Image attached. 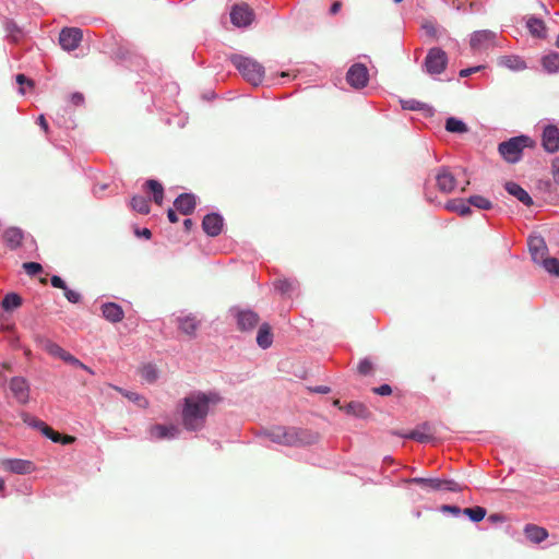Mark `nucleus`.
<instances>
[{
    "mask_svg": "<svg viewBox=\"0 0 559 559\" xmlns=\"http://www.w3.org/2000/svg\"><path fill=\"white\" fill-rule=\"evenodd\" d=\"M221 401L217 393L193 392L183 399L181 419L188 431H200L205 426L211 405Z\"/></svg>",
    "mask_w": 559,
    "mask_h": 559,
    "instance_id": "1",
    "label": "nucleus"
},
{
    "mask_svg": "<svg viewBox=\"0 0 559 559\" xmlns=\"http://www.w3.org/2000/svg\"><path fill=\"white\" fill-rule=\"evenodd\" d=\"M263 436L267 437L272 442L288 445L299 447L312 444L317 441L318 436L310 430L299 428L273 427L263 431Z\"/></svg>",
    "mask_w": 559,
    "mask_h": 559,
    "instance_id": "2",
    "label": "nucleus"
},
{
    "mask_svg": "<svg viewBox=\"0 0 559 559\" xmlns=\"http://www.w3.org/2000/svg\"><path fill=\"white\" fill-rule=\"evenodd\" d=\"M230 60L242 76L251 84L257 86L263 81L264 67L257 60L240 55L231 56Z\"/></svg>",
    "mask_w": 559,
    "mask_h": 559,
    "instance_id": "3",
    "label": "nucleus"
},
{
    "mask_svg": "<svg viewBox=\"0 0 559 559\" xmlns=\"http://www.w3.org/2000/svg\"><path fill=\"white\" fill-rule=\"evenodd\" d=\"M531 139L526 135H519L501 142L498 146V152L508 163L515 164L521 157L523 150L528 146Z\"/></svg>",
    "mask_w": 559,
    "mask_h": 559,
    "instance_id": "4",
    "label": "nucleus"
},
{
    "mask_svg": "<svg viewBox=\"0 0 559 559\" xmlns=\"http://www.w3.org/2000/svg\"><path fill=\"white\" fill-rule=\"evenodd\" d=\"M448 61L447 52L439 47H433L428 50L423 68L429 75H439L447 69Z\"/></svg>",
    "mask_w": 559,
    "mask_h": 559,
    "instance_id": "5",
    "label": "nucleus"
},
{
    "mask_svg": "<svg viewBox=\"0 0 559 559\" xmlns=\"http://www.w3.org/2000/svg\"><path fill=\"white\" fill-rule=\"evenodd\" d=\"M230 22L238 28L249 27L254 21V12L248 4H235L230 10Z\"/></svg>",
    "mask_w": 559,
    "mask_h": 559,
    "instance_id": "6",
    "label": "nucleus"
},
{
    "mask_svg": "<svg viewBox=\"0 0 559 559\" xmlns=\"http://www.w3.org/2000/svg\"><path fill=\"white\" fill-rule=\"evenodd\" d=\"M230 313L236 319L237 326L240 331H251L259 323V316L253 310L234 307L230 309Z\"/></svg>",
    "mask_w": 559,
    "mask_h": 559,
    "instance_id": "7",
    "label": "nucleus"
},
{
    "mask_svg": "<svg viewBox=\"0 0 559 559\" xmlns=\"http://www.w3.org/2000/svg\"><path fill=\"white\" fill-rule=\"evenodd\" d=\"M497 34L489 29L476 31L471 35L469 45L475 51L487 50L496 46Z\"/></svg>",
    "mask_w": 559,
    "mask_h": 559,
    "instance_id": "8",
    "label": "nucleus"
},
{
    "mask_svg": "<svg viewBox=\"0 0 559 559\" xmlns=\"http://www.w3.org/2000/svg\"><path fill=\"white\" fill-rule=\"evenodd\" d=\"M0 466L4 471L13 473V474H17V475L31 474L36 469V466L32 461L22 460V459L1 460Z\"/></svg>",
    "mask_w": 559,
    "mask_h": 559,
    "instance_id": "9",
    "label": "nucleus"
},
{
    "mask_svg": "<svg viewBox=\"0 0 559 559\" xmlns=\"http://www.w3.org/2000/svg\"><path fill=\"white\" fill-rule=\"evenodd\" d=\"M348 84L354 88H362L369 81V73L366 66L362 63L353 64L346 74Z\"/></svg>",
    "mask_w": 559,
    "mask_h": 559,
    "instance_id": "10",
    "label": "nucleus"
},
{
    "mask_svg": "<svg viewBox=\"0 0 559 559\" xmlns=\"http://www.w3.org/2000/svg\"><path fill=\"white\" fill-rule=\"evenodd\" d=\"M9 389L20 404H27L29 401V384L23 377H13L9 382Z\"/></svg>",
    "mask_w": 559,
    "mask_h": 559,
    "instance_id": "11",
    "label": "nucleus"
},
{
    "mask_svg": "<svg viewBox=\"0 0 559 559\" xmlns=\"http://www.w3.org/2000/svg\"><path fill=\"white\" fill-rule=\"evenodd\" d=\"M180 435V429L175 425H153L148 429L151 440H171Z\"/></svg>",
    "mask_w": 559,
    "mask_h": 559,
    "instance_id": "12",
    "label": "nucleus"
},
{
    "mask_svg": "<svg viewBox=\"0 0 559 559\" xmlns=\"http://www.w3.org/2000/svg\"><path fill=\"white\" fill-rule=\"evenodd\" d=\"M542 145L548 153H556L559 151V129L555 124H547L544 127Z\"/></svg>",
    "mask_w": 559,
    "mask_h": 559,
    "instance_id": "13",
    "label": "nucleus"
},
{
    "mask_svg": "<svg viewBox=\"0 0 559 559\" xmlns=\"http://www.w3.org/2000/svg\"><path fill=\"white\" fill-rule=\"evenodd\" d=\"M82 40V32L80 28H63L59 35L60 46L67 50L71 51L78 48L79 44Z\"/></svg>",
    "mask_w": 559,
    "mask_h": 559,
    "instance_id": "14",
    "label": "nucleus"
},
{
    "mask_svg": "<svg viewBox=\"0 0 559 559\" xmlns=\"http://www.w3.org/2000/svg\"><path fill=\"white\" fill-rule=\"evenodd\" d=\"M224 225V218L218 213L206 214L202 221V228L210 237H216L221 234Z\"/></svg>",
    "mask_w": 559,
    "mask_h": 559,
    "instance_id": "15",
    "label": "nucleus"
},
{
    "mask_svg": "<svg viewBox=\"0 0 559 559\" xmlns=\"http://www.w3.org/2000/svg\"><path fill=\"white\" fill-rule=\"evenodd\" d=\"M527 243L533 261H543L548 251L545 239L539 235H534L528 237Z\"/></svg>",
    "mask_w": 559,
    "mask_h": 559,
    "instance_id": "16",
    "label": "nucleus"
},
{
    "mask_svg": "<svg viewBox=\"0 0 559 559\" xmlns=\"http://www.w3.org/2000/svg\"><path fill=\"white\" fill-rule=\"evenodd\" d=\"M437 187L442 193H451L456 187V179L449 168L441 167L436 175Z\"/></svg>",
    "mask_w": 559,
    "mask_h": 559,
    "instance_id": "17",
    "label": "nucleus"
},
{
    "mask_svg": "<svg viewBox=\"0 0 559 559\" xmlns=\"http://www.w3.org/2000/svg\"><path fill=\"white\" fill-rule=\"evenodd\" d=\"M177 211L182 215H190L197 205V198L193 193H181L174 201Z\"/></svg>",
    "mask_w": 559,
    "mask_h": 559,
    "instance_id": "18",
    "label": "nucleus"
},
{
    "mask_svg": "<svg viewBox=\"0 0 559 559\" xmlns=\"http://www.w3.org/2000/svg\"><path fill=\"white\" fill-rule=\"evenodd\" d=\"M498 66L514 72L523 71L527 68L526 62L516 55H506L498 59Z\"/></svg>",
    "mask_w": 559,
    "mask_h": 559,
    "instance_id": "19",
    "label": "nucleus"
},
{
    "mask_svg": "<svg viewBox=\"0 0 559 559\" xmlns=\"http://www.w3.org/2000/svg\"><path fill=\"white\" fill-rule=\"evenodd\" d=\"M102 313L111 323L120 322L124 316L122 308L116 302H105L102 306Z\"/></svg>",
    "mask_w": 559,
    "mask_h": 559,
    "instance_id": "20",
    "label": "nucleus"
},
{
    "mask_svg": "<svg viewBox=\"0 0 559 559\" xmlns=\"http://www.w3.org/2000/svg\"><path fill=\"white\" fill-rule=\"evenodd\" d=\"M406 438L416 440L418 442H429L433 439V432L429 423H424L416 429L412 430Z\"/></svg>",
    "mask_w": 559,
    "mask_h": 559,
    "instance_id": "21",
    "label": "nucleus"
},
{
    "mask_svg": "<svg viewBox=\"0 0 559 559\" xmlns=\"http://www.w3.org/2000/svg\"><path fill=\"white\" fill-rule=\"evenodd\" d=\"M504 188L509 194L516 198L524 205L530 206L533 204V199L531 198V195L526 192V190H524L516 182H513V181L507 182Z\"/></svg>",
    "mask_w": 559,
    "mask_h": 559,
    "instance_id": "22",
    "label": "nucleus"
},
{
    "mask_svg": "<svg viewBox=\"0 0 559 559\" xmlns=\"http://www.w3.org/2000/svg\"><path fill=\"white\" fill-rule=\"evenodd\" d=\"M7 246L14 250L20 247L23 239V231L17 227L8 228L3 234Z\"/></svg>",
    "mask_w": 559,
    "mask_h": 559,
    "instance_id": "23",
    "label": "nucleus"
},
{
    "mask_svg": "<svg viewBox=\"0 0 559 559\" xmlns=\"http://www.w3.org/2000/svg\"><path fill=\"white\" fill-rule=\"evenodd\" d=\"M542 67L548 74L559 72V52H550L542 58Z\"/></svg>",
    "mask_w": 559,
    "mask_h": 559,
    "instance_id": "24",
    "label": "nucleus"
},
{
    "mask_svg": "<svg viewBox=\"0 0 559 559\" xmlns=\"http://www.w3.org/2000/svg\"><path fill=\"white\" fill-rule=\"evenodd\" d=\"M178 328L187 335L193 336L199 326V322L193 316L179 317L177 319Z\"/></svg>",
    "mask_w": 559,
    "mask_h": 559,
    "instance_id": "25",
    "label": "nucleus"
},
{
    "mask_svg": "<svg viewBox=\"0 0 559 559\" xmlns=\"http://www.w3.org/2000/svg\"><path fill=\"white\" fill-rule=\"evenodd\" d=\"M444 207L451 212H455L461 216H467L472 213V210L467 203V200L454 199L445 203Z\"/></svg>",
    "mask_w": 559,
    "mask_h": 559,
    "instance_id": "26",
    "label": "nucleus"
},
{
    "mask_svg": "<svg viewBox=\"0 0 559 559\" xmlns=\"http://www.w3.org/2000/svg\"><path fill=\"white\" fill-rule=\"evenodd\" d=\"M524 532L527 539L536 544L545 540L548 537V533L545 528L533 524H527Z\"/></svg>",
    "mask_w": 559,
    "mask_h": 559,
    "instance_id": "27",
    "label": "nucleus"
},
{
    "mask_svg": "<svg viewBox=\"0 0 559 559\" xmlns=\"http://www.w3.org/2000/svg\"><path fill=\"white\" fill-rule=\"evenodd\" d=\"M526 27L534 37H546V26L543 20L535 16H531L526 22Z\"/></svg>",
    "mask_w": 559,
    "mask_h": 559,
    "instance_id": "28",
    "label": "nucleus"
},
{
    "mask_svg": "<svg viewBox=\"0 0 559 559\" xmlns=\"http://www.w3.org/2000/svg\"><path fill=\"white\" fill-rule=\"evenodd\" d=\"M273 343V335L271 333V328L267 323H263L260 325L258 335H257V344L263 348H269Z\"/></svg>",
    "mask_w": 559,
    "mask_h": 559,
    "instance_id": "29",
    "label": "nucleus"
},
{
    "mask_svg": "<svg viewBox=\"0 0 559 559\" xmlns=\"http://www.w3.org/2000/svg\"><path fill=\"white\" fill-rule=\"evenodd\" d=\"M39 344H40L41 348L45 352H47L49 355H51L53 357H58L60 359H62L63 355L67 352L62 347H60L57 343H55L48 338H45V337L39 340Z\"/></svg>",
    "mask_w": 559,
    "mask_h": 559,
    "instance_id": "30",
    "label": "nucleus"
},
{
    "mask_svg": "<svg viewBox=\"0 0 559 559\" xmlns=\"http://www.w3.org/2000/svg\"><path fill=\"white\" fill-rule=\"evenodd\" d=\"M145 188L153 193V200L156 204L160 205L164 200V188L163 186L154 179H148L145 182Z\"/></svg>",
    "mask_w": 559,
    "mask_h": 559,
    "instance_id": "31",
    "label": "nucleus"
},
{
    "mask_svg": "<svg viewBox=\"0 0 559 559\" xmlns=\"http://www.w3.org/2000/svg\"><path fill=\"white\" fill-rule=\"evenodd\" d=\"M116 391L121 393L123 396H126L129 401L135 403L140 407H146L148 405L146 399L142 395H140L136 392L127 391L124 389H121L119 386H112Z\"/></svg>",
    "mask_w": 559,
    "mask_h": 559,
    "instance_id": "32",
    "label": "nucleus"
},
{
    "mask_svg": "<svg viewBox=\"0 0 559 559\" xmlns=\"http://www.w3.org/2000/svg\"><path fill=\"white\" fill-rule=\"evenodd\" d=\"M445 130L451 133H465L467 126L455 117H450L445 120Z\"/></svg>",
    "mask_w": 559,
    "mask_h": 559,
    "instance_id": "33",
    "label": "nucleus"
},
{
    "mask_svg": "<svg viewBox=\"0 0 559 559\" xmlns=\"http://www.w3.org/2000/svg\"><path fill=\"white\" fill-rule=\"evenodd\" d=\"M407 481L427 487L433 491H439L440 486H441L440 478L414 477V478L408 479Z\"/></svg>",
    "mask_w": 559,
    "mask_h": 559,
    "instance_id": "34",
    "label": "nucleus"
},
{
    "mask_svg": "<svg viewBox=\"0 0 559 559\" xmlns=\"http://www.w3.org/2000/svg\"><path fill=\"white\" fill-rule=\"evenodd\" d=\"M347 414L354 415L358 418H367L369 416L368 408L359 402H350L346 406Z\"/></svg>",
    "mask_w": 559,
    "mask_h": 559,
    "instance_id": "35",
    "label": "nucleus"
},
{
    "mask_svg": "<svg viewBox=\"0 0 559 559\" xmlns=\"http://www.w3.org/2000/svg\"><path fill=\"white\" fill-rule=\"evenodd\" d=\"M131 206L134 211L140 214L150 213L148 200L142 195H134L131 200Z\"/></svg>",
    "mask_w": 559,
    "mask_h": 559,
    "instance_id": "36",
    "label": "nucleus"
},
{
    "mask_svg": "<svg viewBox=\"0 0 559 559\" xmlns=\"http://www.w3.org/2000/svg\"><path fill=\"white\" fill-rule=\"evenodd\" d=\"M467 203L468 205H473L479 210H490L492 209V202L490 200H488L487 198L483 197V195H478V194H475V195H471L468 199H467Z\"/></svg>",
    "mask_w": 559,
    "mask_h": 559,
    "instance_id": "37",
    "label": "nucleus"
},
{
    "mask_svg": "<svg viewBox=\"0 0 559 559\" xmlns=\"http://www.w3.org/2000/svg\"><path fill=\"white\" fill-rule=\"evenodd\" d=\"M22 304V298L15 293H9L4 296L2 300V308L7 311L13 310L20 307Z\"/></svg>",
    "mask_w": 559,
    "mask_h": 559,
    "instance_id": "38",
    "label": "nucleus"
},
{
    "mask_svg": "<svg viewBox=\"0 0 559 559\" xmlns=\"http://www.w3.org/2000/svg\"><path fill=\"white\" fill-rule=\"evenodd\" d=\"M463 513L469 518L472 522H479L486 516V509L483 507L466 508Z\"/></svg>",
    "mask_w": 559,
    "mask_h": 559,
    "instance_id": "39",
    "label": "nucleus"
},
{
    "mask_svg": "<svg viewBox=\"0 0 559 559\" xmlns=\"http://www.w3.org/2000/svg\"><path fill=\"white\" fill-rule=\"evenodd\" d=\"M141 377L148 383L154 382L158 378L157 369L154 365L147 364L141 369Z\"/></svg>",
    "mask_w": 559,
    "mask_h": 559,
    "instance_id": "40",
    "label": "nucleus"
},
{
    "mask_svg": "<svg viewBox=\"0 0 559 559\" xmlns=\"http://www.w3.org/2000/svg\"><path fill=\"white\" fill-rule=\"evenodd\" d=\"M543 267L551 275L559 277V259L557 258H545L542 261Z\"/></svg>",
    "mask_w": 559,
    "mask_h": 559,
    "instance_id": "41",
    "label": "nucleus"
},
{
    "mask_svg": "<svg viewBox=\"0 0 559 559\" xmlns=\"http://www.w3.org/2000/svg\"><path fill=\"white\" fill-rule=\"evenodd\" d=\"M61 360H63L64 362L71 365V366L81 368V369L85 370L86 372H88L90 374H94V371L90 367L84 365L82 361H80L76 357H74L73 355H71L68 352H66V354L63 355Z\"/></svg>",
    "mask_w": 559,
    "mask_h": 559,
    "instance_id": "42",
    "label": "nucleus"
},
{
    "mask_svg": "<svg viewBox=\"0 0 559 559\" xmlns=\"http://www.w3.org/2000/svg\"><path fill=\"white\" fill-rule=\"evenodd\" d=\"M295 284H296L295 281H290V280H286V278L280 280L275 283V288L281 294H288L289 292H292L295 288Z\"/></svg>",
    "mask_w": 559,
    "mask_h": 559,
    "instance_id": "43",
    "label": "nucleus"
},
{
    "mask_svg": "<svg viewBox=\"0 0 559 559\" xmlns=\"http://www.w3.org/2000/svg\"><path fill=\"white\" fill-rule=\"evenodd\" d=\"M439 491H452L457 492L462 490V487L453 479H440Z\"/></svg>",
    "mask_w": 559,
    "mask_h": 559,
    "instance_id": "44",
    "label": "nucleus"
},
{
    "mask_svg": "<svg viewBox=\"0 0 559 559\" xmlns=\"http://www.w3.org/2000/svg\"><path fill=\"white\" fill-rule=\"evenodd\" d=\"M23 269L29 276H35L41 272L43 266L37 262H25Z\"/></svg>",
    "mask_w": 559,
    "mask_h": 559,
    "instance_id": "45",
    "label": "nucleus"
},
{
    "mask_svg": "<svg viewBox=\"0 0 559 559\" xmlns=\"http://www.w3.org/2000/svg\"><path fill=\"white\" fill-rule=\"evenodd\" d=\"M21 417L23 419V421L28 425L29 427H33L35 429H38L41 428L44 421L31 416L29 414L27 413H22L21 414Z\"/></svg>",
    "mask_w": 559,
    "mask_h": 559,
    "instance_id": "46",
    "label": "nucleus"
},
{
    "mask_svg": "<svg viewBox=\"0 0 559 559\" xmlns=\"http://www.w3.org/2000/svg\"><path fill=\"white\" fill-rule=\"evenodd\" d=\"M402 108L407 110H421L424 108V104L416 99H406L402 100Z\"/></svg>",
    "mask_w": 559,
    "mask_h": 559,
    "instance_id": "47",
    "label": "nucleus"
},
{
    "mask_svg": "<svg viewBox=\"0 0 559 559\" xmlns=\"http://www.w3.org/2000/svg\"><path fill=\"white\" fill-rule=\"evenodd\" d=\"M64 297L71 304H78L81 301V294L79 292L70 289L68 286L63 289Z\"/></svg>",
    "mask_w": 559,
    "mask_h": 559,
    "instance_id": "48",
    "label": "nucleus"
},
{
    "mask_svg": "<svg viewBox=\"0 0 559 559\" xmlns=\"http://www.w3.org/2000/svg\"><path fill=\"white\" fill-rule=\"evenodd\" d=\"M371 369H372V362L369 359L365 358V359L360 360V362L358 365V372L360 374L366 376L371 371Z\"/></svg>",
    "mask_w": 559,
    "mask_h": 559,
    "instance_id": "49",
    "label": "nucleus"
},
{
    "mask_svg": "<svg viewBox=\"0 0 559 559\" xmlns=\"http://www.w3.org/2000/svg\"><path fill=\"white\" fill-rule=\"evenodd\" d=\"M16 83L20 85L19 93L22 95L25 94V90L23 87L24 84L33 86V82L31 80H28L24 74L16 75Z\"/></svg>",
    "mask_w": 559,
    "mask_h": 559,
    "instance_id": "50",
    "label": "nucleus"
},
{
    "mask_svg": "<svg viewBox=\"0 0 559 559\" xmlns=\"http://www.w3.org/2000/svg\"><path fill=\"white\" fill-rule=\"evenodd\" d=\"M484 67L483 66H475L466 69H462L459 73L460 78H467L478 71H480Z\"/></svg>",
    "mask_w": 559,
    "mask_h": 559,
    "instance_id": "51",
    "label": "nucleus"
},
{
    "mask_svg": "<svg viewBox=\"0 0 559 559\" xmlns=\"http://www.w3.org/2000/svg\"><path fill=\"white\" fill-rule=\"evenodd\" d=\"M70 102L74 105V106H81L84 104V96L82 93L80 92H74L71 94L70 96Z\"/></svg>",
    "mask_w": 559,
    "mask_h": 559,
    "instance_id": "52",
    "label": "nucleus"
},
{
    "mask_svg": "<svg viewBox=\"0 0 559 559\" xmlns=\"http://www.w3.org/2000/svg\"><path fill=\"white\" fill-rule=\"evenodd\" d=\"M50 283H51L52 287L60 288L62 290L67 287V284L64 283V281L58 275H52L50 278Z\"/></svg>",
    "mask_w": 559,
    "mask_h": 559,
    "instance_id": "53",
    "label": "nucleus"
},
{
    "mask_svg": "<svg viewBox=\"0 0 559 559\" xmlns=\"http://www.w3.org/2000/svg\"><path fill=\"white\" fill-rule=\"evenodd\" d=\"M373 392L376 394L385 396V395H390L392 393V389L389 384H382L378 388H373Z\"/></svg>",
    "mask_w": 559,
    "mask_h": 559,
    "instance_id": "54",
    "label": "nucleus"
},
{
    "mask_svg": "<svg viewBox=\"0 0 559 559\" xmlns=\"http://www.w3.org/2000/svg\"><path fill=\"white\" fill-rule=\"evenodd\" d=\"M441 511L452 513L455 516L460 515L463 512V510H461L459 507L450 504L442 506Z\"/></svg>",
    "mask_w": 559,
    "mask_h": 559,
    "instance_id": "55",
    "label": "nucleus"
},
{
    "mask_svg": "<svg viewBox=\"0 0 559 559\" xmlns=\"http://www.w3.org/2000/svg\"><path fill=\"white\" fill-rule=\"evenodd\" d=\"M135 234L136 236L139 237H144L145 239H150L152 237V233L150 229L147 228H143V229H136L135 230Z\"/></svg>",
    "mask_w": 559,
    "mask_h": 559,
    "instance_id": "56",
    "label": "nucleus"
},
{
    "mask_svg": "<svg viewBox=\"0 0 559 559\" xmlns=\"http://www.w3.org/2000/svg\"><path fill=\"white\" fill-rule=\"evenodd\" d=\"M423 28L426 31V33L430 36H435L436 35V28L432 24L430 23H427V24H424L423 25Z\"/></svg>",
    "mask_w": 559,
    "mask_h": 559,
    "instance_id": "57",
    "label": "nucleus"
},
{
    "mask_svg": "<svg viewBox=\"0 0 559 559\" xmlns=\"http://www.w3.org/2000/svg\"><path fill=\"white\" fill-rule=\"evenodd\" d=\"M167 217H168L169 222H171V223H177L178 222V216H177L176 212L173 209L168 210Z\"/></svg>",
    "mask_w": 559,
    "mask_h": 559,
    "instance_id": "58",
    "label": "nucleus"
},
{
    "mask_svg": "<svg viewBox=\"0 0 559 559\" xmlns=\"http://www.w3.org/2000/svg\"><path fill=\"white\" fill-rule=\"evenodd\" d=\"M38 124L40 126V128H41L45 132H47V131H48V123H47V121H46V119H45L44 115H40V116L38 117Z\"/></svg>",
    "mask_w": 559,
    "mask_h": 559,
    "instance_id": "59",
    "label": "nucleus"
},
{
    "mask_svg": "<svg viewBox=\"0 0 559 559\" xmlns=\"http://www.w3.org/2000/svg\"><path fill=\"white\" fill-rule=\"evenodd\" d=\"M39 430L47 438L50 436V433H52V429L49 426H47L45 423L43 424L41 428H39Z\"/></svg>",
    "mask_w": 559,
    "mask_h": 559,
    "instance_id": "60",
    "label": "nucleus"
},
{
    "mask_svg": "<svg viewBox=\"0 0 559 559\" xmlns=\"http://www.w3.org/2000/svg\"><path fill=\"white\" fill-rule=\"evenodd\" d=\"M313 391L317 393L326 394L330 392V388L325 386V385H320V386L314 388Z\"/></svg>",
    "mask_w": 559,
    "mask_h": 559,
    "instance_id": "61",
    "label": "nucleus"
},
{
    "mask_svg": "<svg viewBox=\"0 0 559 559\" xmlns=\"http://www.w3.org/2000/svg\"><path fill=\"white\" fill-rule=\"evenodd\" d=\"M51 441L53 442H60L61 441V437L58 432L53 431L52 430V433H50V436L48 437Z\"/></svg>",
    "mask_w": 559,
    "mask_h": 559,
    "instance_id": "62",
    "label": "nucleus"
},
{
    "mask_svg": "<svg viewBox=\"0 0 559 559\" xmlns=\"http://www.w3.org/2000/svg\"><path fill=\"white\" fill-rule=\"evenodd\" d=\"M340 9H341V3L340 2H334L331 5L330 11H331L332 14H335V13H337L340 11Z\"/></svg>",
    "mask_w": 559,
    "mask_h": 559,
    "instance_id": "63",
    "label": "nucleus"
},
{
    "mask_svg": "<svg viewBox=\"0 0 559 559\" xmlns=\"http://www.w3.org/2000/svg\"><path fill=\"white\" fill-rule=\"evenodd\" d=\"M183 226H185V229H186V230H190V229H191V227L193 226V222H192V219H191V218H186V219L183 221Z\"/></svg>",
    "mask_w": 559,
    "mask_h": 559,
    "instance_id": "64",
    "label": "nucleus"
}]
</instances>
